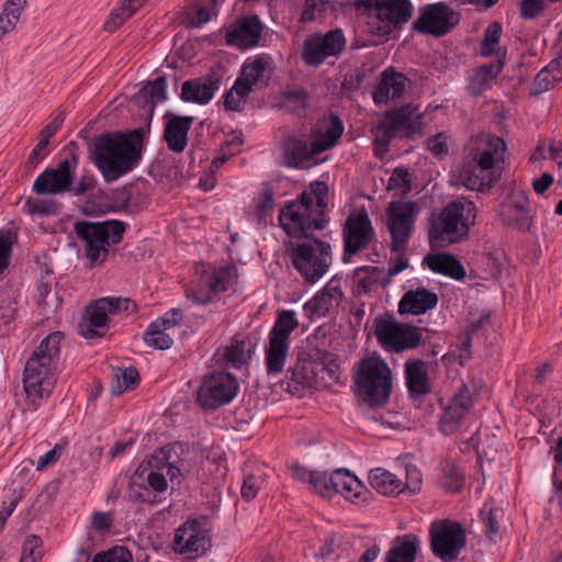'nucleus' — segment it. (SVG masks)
<instances>
[{
  "label": "nucleus",
  "instance_id": "20",
  "mask_svg": "<svg viewBox=\"0 0 562 562\" xmlns=\"http://www.w3.org/2000/svg\"><path fill=\"white\" fill-rule=\"evenodd\" d=\"M346 46V37H306L302 59L307 66H318L327 57L337 56Z\"/></svg>",
  "mask_w": 562,
  "mask_h": 562
},
{
  "label": "nucleus",
  "instance_id": "4",
  "mask_svg": "<svg viewBox=\"0 0 562 562\" xmlns=\"http://www.w3.org/2000/svg\"><path fill=\"white\" fill-rule=\"evenodd\" d=\"M61 331L46 336L26 361L23 374L24 391L29 398L48 396L54 387L55 367L60 355Z\"/></svg>",
  "mask_w": 562,
  "mask_h": 562
},
{
  "label": "nucleus",
  "instance_id": "53",
  "mask_svg": "<svg viewBox=\"0 0 562 562\" xmlns=\"http://www.w3.org/2000/svg\"><path fill=\"white\" fill-rule=\"evenodd\" d=\"M268 61L262 56H257L255 59H247L241 67L240 74L251 81L254 85L258 83L265 76Z\"/></svg>",
  "mask_w": 562,
  "mask_h": 562
},
{
  "label": "nucleus",
  "instance_id": "47",
  "mask_svg": "<svg viewBox=\"0 0 562 562\" xmlns=\"http://www.w3.org/2000/svg\"><path fill=\"white\" fill-rule=\"evenodd\" d=\"M143 340L148 347L159 350L170 349L173 344V339L167 334V330L153 322L143 334Z\"/></svg>",
  "mask_w": 562,
  "mask_h": 562
},
{
  "label": "nucleus",
  "instance_id": "49",
  "mask_svg": "<svg viewBox=\"0 0 562 562\" xmlns=\"http://www.w3.org/2000/svg\"><path fill=\"white\" fill-rule=\"evenodd\" d=\"M482 387L481 378H472L463 383L462 389L459 390V409L468 412L477 401Z\"/></svg>",
  "mask_w": 562,
  "mask_h": 562
},
{
  "label": "nucleus",
  "instance_id": "45",
  "mask_svg": "<svg viewBox=\"0 0 562 562\" xmlns=\"http://www.w3.org/2000/svg\"><path fill=\"white\" fill-rule=\"evenodd\" d=\"M263 24L257 15H244L237 19L224 35H261Z\"/></svg>",
  "mask_w": 562,
  "mask_h": 562
},
{
  "label": "nucleus",
  "instance_id": "23",
  "mask_svg": "<svg viewBox=\"0 0 562 562\" xmlns=\"http://www.w3.org/2000/svg\"><path fill=\"white\" fill-rule=\"evenodd\" d=\"M438 296L430 290L422 286L407 291L398 303L400 314L422 315L436 307Z\"/></svg>",
  "mask_w": 562,
  "mask_h": 562
},
{
  "label": "nucleus",
  "instance_id": "29",
  "mask_svg": "<svg viewBox=\"0 0 562 562\" xmlns=\"http://www.w3.org/2000/svg\"><path fill=\"white\" fill-rule=\"evenodd\" d=\"M284 157L288 166L292 168H302L303 164L312 159L319 153H314L313 143L311 147L305 139L299 137H288L283 145Z\"/></svg>",
  "mask_w": 562,
  "mask_h": 562
},
{
  "label": "nucleus",
  "instance_id": "51",
  "mask_svg": "<svg viewBox=\"0 0 562 562\" xmlns=\"http://www.w3.org/2000/svg\"><path fill=\"white\" fill-rule=\"evenodd\" d=\"M310 94L304 88L286 90L281 95L282 105L293 113L307 109Z\"/></svg>",
  "mask_w": 562,
  "mask_h": 562
},
{
  "label": "nucleus",
  "instance_id": "13",
  "mask_svg": "<svg viewBox=\"0 0 562 562\" xmlns=\"http://www.w3.org/2000/svg\"><path fill=\"white\" fill-rule=\"evenodd\" d=\"M375 336L382 346L397 352L415 348L422 340L418 327L393 321L379 322L375 327Z\"/></svg>",
  "mask_w": 562,
  "mask_h": 562
},
{
  "label": "nucleus",
  "instance_id": "46",
  "mask_svg": "<svg viewBox=\"0 0 562 562\" xmlns=\"http://www.w3.org/2000/svg\"><path fill=\"white\" fill-rule=\"evenodd\" d=\"M24 209L30 215H57L61 211V204L54 199L27 198Z\"/></svg>",
  "mask_w": 562,
  "mask_h": 562
},
{
  "label": "nucleus",
  "instance_id": "17",
  "mask_svg": "<svg viewBox=\"0 0 562 562\" xmlns=\"http://www.w3.org/2000/svg\"><path fill=\"white\" fill-rule=\"evenodd\" d=\"M465 323L467 325L463 333L459 335V366H463L471 359L472 340L485 337L487 327L491 323V311L479 308L472 310L470 306Z\"/></svg>",
  "mask_w": 562,
  "mask_h": 562
},
{
  "label": "nucleus",
  "instance_id": "18",
  "mask_svg": "<svg viewBox=\"0 0 562 562\" xmlns=\"http://www.w3.org/2000/svg\"><path fill=\"white\" fill-rule=\"evenodd\" d=\"M457 233V200H452L438 217L429 222V244L432 249L457 241L451 235Z\"/></svg>",
  "mask_w": 562,
  "mask_h": 562
},
{
  "label": "nucleus",
  "instance_id": "25",
  "mask_svg": "<svg viewBox=\"0 0 562 562\" xmlns=\"http://www.w3.org/2000/svg\"><path fill=\"white\" fill-rule=\"evenodd\" d=\"M405 379L411 397L418 398L430 392L426 363L423 360H408L405 363Z\"/></svg>",
  "mask_w": 562,
  "mask_h": 562
},
{
  "label": "nucleus",
  "instance_id": "10",
  "mask_svg": "<svg viewBox=\"0 0 562 562\" xmlns=\"http://www.w3.org/2000/svg\"><path fill=\"white\" fill-rule=\"evenodd\" d=\"M78 156L71 151L55 168H46L35 179L33 191L40 195L60 194L71 190L76 179Z\"/></svg>",
  "mask_w": 562,
  "mask_h": 562
},
{
  "label": "nucleus",
  "instance_id": "12",
  "mask_svg": "<svg viewBox=\"0 0 562 562\" xmlns=\"http://www.w3.org/2000/svg\"><path fill=\"white\" fill-rule=\"evenodd\" d=\"M210 548L211 537L205 517L189 519L177 529L173 538L176 552L202 555Z\"/></svg>",
  "mask_w": 562,
  "mask_h": 562
},
{
  "label": "nucleus",
  "instance_id": "60",
  "mask_svg": "<svg viewBox=\"0 0 562 562\" xmlns=\"http://www.w3.org/2000/svg\"><path fill=\"white\" fill-rule=\"evenodd\" d=\"M92 562H133V555L127 548L115 546L108 551L97 553Z\"/></svg>",
  "mask_w": 562,
  "mask_h": 562
},
{
  "label": "nucleus",
  "instance_id": "62",
  "mask_svg": "<svg viewBox=\"0 0 562 562\" xmlns=\"http://www.w3.org/2000/svg\"><path fill=\"white\" fill-rule=\"evenodd\" d=\"M100 304L104 305L108 315H114L120 313L121 311L127 312L131 306L135 308V303L132 300L115 296L101 297Z\"/></svg>",
  "mask_w": 562,
  "mask_h": 562
},
{
  "label": "nucleus",
  "instance_id": "61",
  "mask_svg": "<svg viewBox=\"0 0 562 562\" xmlns=\"http://www.w3.org/2000/svg\"><path fill=\"white\" fill-rule=\"evenodd\" d=\"M426 148L437 158L442 159L449 153L448 136L441 132L427 138Z\"/></svg>",
  "mask_w": 562,
  "mask_h": 562
},
{
  "label": "nucleus",
  "instance_id": "35",
  "mask_svg": "<svg viewBox=\"0 0 562 562\" xmlns=\"http://www.w3.org/2000/svg\"><path fill=\"white\" fill-rule=\"evenodd\" d=\"M63 123L64 116L63 114H59L41 131L38 143L32 149L27 158V168H34L38 160L43 159L46 156L44 151L49 144V139L58 132Z\"/></svg>",
  "mask_w": 562,
  "mask_h": 562
},
{
  "label": "nucleus",
  "instance_id": "40",
  "mask_svg": "<svg viewBox=\"0 0 562 562\" xmlns=\"http://www.w3.org/2000/svg\"><path fill=\"white\" fill-rule=\"evenodd\" d=\"M561 79L562 75L552 61L536 75L529 94L532 97L540 95L551 90Z\"/></svg>",
  "mask_w": 562,
  "mask_h": 562
},
{
  "label": "nucleus",
  "instance_id": "37",
  "mask_svg": "<svg viewBox=\"0 0 562 562\" xmlns=\"http://www.w3.org/2000/svg\"><path fill=\"white\" fill-rule=\"evenodd\" d=\"M299 327L294 311L283 310L278 313L276 322L269 333V338L290 344V335Z\"/></svg>",
  "mask_w": 562,
  "mask_h": 562
},
{
  "label": "nucleus",
  "instance_id": "54",
  "mask_svg": "<svg viewBox=\"0 0 562 562\" xmlns=\"http://www.w3.org/2000/svg\"><path fill=\"white\" fill-rule=\"evenodd\" d=\"M211 15L212 12L207 8L195 5L187 10L180 23L187 29L201 27L211 20Z\"/></svg>",
  "mask_w": 562,
  "mask_h": 562
},
{
  "label": "nucleus",
  "instance_id": "26",
  "mask_svg": "<svg viewBox=\"0 0 562 562\" xmlns=\"http://www.w3.org/2000/svg\"><path fill=\"white\" fill-rule=\"evenodd\" d=\"M376 128L382 132L386 142L401 130H406L408 134H413L418 130L406 108H400L385 113L383 121Z\"/></svg>",
  "mask_w": 562,
  "mask_h": 562
},
{
  "label": "nucleus",
  "instance_id": "27",
  "mask_svg": "<svg viewBox=\"0 0 562 562\" xmlns=\"http://www.w3.org/2000/svg\"><path fill=\"white\" fill-rule=\"evenodd\" d=\"M419 539L414 533L397 536L389 551L386 552V562H415Z\"/></svg>",
  "mask_w": 562,
  "mask_h": 562
},
{
  "label": "nucleus",
  "instance_id": "31",
  "mask_svg": "<svg viewBox=\"0 0 562 562\" xmlns=\"http://www.w3.org/2000/svg\"><path fill=\"white\" fill-rule=\"evenodd\" d=\"M369 483L382 495L396 496L403 492V482L395 474L382 468L370 471Z\"/></svg>",
  "mask_w": 562,
  "mask_h": 562
},
{
  "label": "nucleus",
  "instance_id": "56",
  "mask_svg": "<svg viewBox=\"0 0 562 562\" xmlns=\"http://www.w3.org/2000/svg\"><path fill=\"white\" fill-rule=\"evenodd\" d=\"M248 342L245 339H234L226 348L224 353L225 360L235 368H240L247 362L250 356H246V347Z\"/></svg>",
  "mask_w": 562,
  "mask_h": 562
},
{
  "label": "nucleus",
  "instance_id": "64",
  "mask_svg": "<svg viewBox=\"0 0 562 562\" xmlns=\"http://www.w3.org/2000/svg\"><path fill=\"white\" fill-rule=\"evenodd\" d=\"M389 189L401 188L403 192L407 193L411 191V178L407 169L397 167L394 169L392 176L389 179Z\"/></svg>",
  "mask_w": 562,
  "mask_h": 562
},
{
  "label": "nucleus",
  "instance_id": "36",
  "mask_svg": "<svg viewBox=\"0 0 562 562\" xmlns=\"http://www.w3.org/2000/svg\"><path fill=\"white\" fill-rule=\"evenodd\" d=\"M344 123L341 119L334 113L329 115V124L324 133H321L313 140L314 153H323L333 146L340 139L344 134Z\"/></svg>",
  "mask_w": 562,
  "mask_h": 562
},
{
  "label": "nucleus",
  "instance_id": "30",
  "mask_svg": "<svg viewBox=\"0 0 562 562\" xmlns=\"http://www.w3.org/2000/svg\"><path fill=\"white\" fill-rule=\"evenodd\" d=\"M383 271L378 267L364 266L355 270L357 280L356 291L358 295L368 294L375 291L379 286L385 288L390 279L382 277Z\"/></svg>",
  "mask_w": 562,
  "mask_h": 562
},
{
  "label": "nucleus",
  "instance_id": "8",
  "mask_svg": "<svg viewBox=\"0 0 562 562\" xmlns=\"http://www.w3.org/2000/svg\"><path fill=\"white\" fill-rule=\"evenodd\" d=\"M239 391L237 378L225 371L212 372L204 376L196 401L205 411H214L229 404Z\"/></svg>",
  "mask_w": 562,
  "mask_h": 562
},
{
  "label": "nucleus",
  "instance_id": "32",
  "mask_svg": "<svg viewBox=\"0 0 562 562\" xmlns=\"http://www.w3.org/2000/svg\"><path fill=\"white\" fill-rule=\"evenodd\" d=\"M265 464L246 462L244 467V481L240 490L241 497L249 502L254 499L265 481Z\"/></svg>",
  "mask_w": 562,
  "mask_h": 562
},
{
  "label": "nucleus",
  "instance_id": "22",
  "mask_svg": "<svg viewBox=\"0 0 562 562\" xmlns=\"http://www.w3.org/2000/svg\"><path fill=\"white\" fill-rule=\"evenodd\" d=\"M220 85V79L212 76L190 79L182 83L180 98L184 102L206 104L213 99Z\"/></svg>",
  "mask_w": 562,
  "mask_h": 562
},
{
  "label": "nucleus",
  "instance_id": "24",
  "mask_svg": "<svg viewBox=\"0 0 562 562\" xmlns=\"http://www.w3.org/2000/svg\"><path fill=\"white\" fill-rule=\"evenodd\" d=\"M109 315L100 299L93 301L86 307V316L79 324L80 334L86 339L102 337L108 327Z\"/></svg>",
  "mask_w": 562,
  "mask_h": 562
},
{
  "label": "nucleus",
  "instance_id": "16",
  "mask_svg": "<svg viewBox=\"0 0 562 562\" xmlns=\"http://www.w3.org/2000/svg\"><path fill=\"white\" fill-rule=\"evenodd\" d=\"M432 553L443 562L457 559V521L440 519L431 522L429 528Z\"/></svg>",
  "mask_w": 562,
  "mask_h": 562
},
{
  "label": "nucleus",
  "instance_id": "33",
  "mask_svg": "<svg viewBox=\"0 0 562 562\" xmlns=\"http://www.w3.org/2000/svg\"><path fill=\"white\" fill-rule=\"evenodd\" d=\"M167 81L166 77L158 76L153 81L147 82L137 93L136 99L138 102H144L149 105L148 122L150 124L151 116L156 103L164 102L167 99L166 94Z\"/></svg>",
  "mask_w": 562,
  "mask_h": 562
},
{
  "label": "nucleus",
  "instance_id": "28",
  "mask_svg": "<svg viewBox=\"0 0 562 562\" xmlns=\"http://www.w3.org/2000/svg\"><path fill=\"white\" fill-rule=\"evenodd\" d=\"M331 486H335L336 494L342 495L345 498L352 502H358L363 490L362 483L356 475L350 473L346 469H338L331 472V479H329Z\"/></svg>",
  "mask_w": 562,
  "mask_h": 562
},
{
  "label": "nucleus",
  "instance_id": "48",
  "mask_svg": "<svg viewBox=\"0 0 562 562\" xmlns=\"http://www.w3.org/2000/svg\"><path fill=\"white\" fill-rule=\"evenodd\" d=\"M335 305L336 303L329 300L323 291H318L304 304L303 308L305 315L311 319H314L325 317Z\"/></svg>",
  "mask_w": 562,
  "mask_h": 562
},
{
  "label": "nucleus",
  "instance_id": "55",
  "mask_svg": "<svg viewBox=\"0 0 562 562\" xmlns=\"http://www.w3.org/2000/svg\"><path fill=\"white\" fill-rule=\"evenodd\" d=\"M126 497L128 501L138 504H156L157 496L144 483L131 481L127 488Z\"/></svg>",
  "mask_w": 562,
  "mask_h": 562
},
{
  "label": "nucleus",
  "instance_id": "15",
  "mask_svg": "<svg viewBox=\"0 0 562 562\" xmlns=\"http://www.w3.org/2000/svg\"><path fill=\"white\" fill-rule=\"evenodd\" d=\"M453 11L443 2L424 5L413 22V31L428 35H446L453 26Z\"/></svg>",
  "mask_w": 562,
  "mask_h": 562
},
{
  "label": "nucleus",
  "instance_id": "58",
  "mask_svg": "<svg viewBox=\"0 0 562 562\" xmlns=\"http://www.w3.org/2000/svg\"><path fill=\"white\" fill-rule=\"evenodd\" d=\"M457 402V394H453L450 404L445 408L441 414L438 427L441 434L449 436L457 431V408L453 404Z\"/></svg>",
  "mask_w": 562,
  "mask_h": 562
},
{
  "label": "nucleus",
  "instance_id": "7",
  "mask_svg": "<svg viewBox=\"0 0 562 562\" xmlns=\"http://www.w3.org/2000/svg\"><path fill=\"white\" fill-rule=\"evenodd\" d=\"M420 209L415 201H391L385 209V224L391 235L392 252H404L413 235Z\"/></svg>",
  "mask_w": 562,
  "mask_h": 562
},
{
  "label": "nucleus",
  "instance_id": "59",
  "mask_svg": "<svg viewBox=\"0 0 562 562\" xmlns=\"http://www.w3.org/2000/svg\"><path fill=\"white\" fill-rule=\"evenodd\" d=\"M42 539L36 535L26 538L22 547L20 562H37L43 557Z\"/></svg>",
  "mask_w": 562,
  "mask_h": 562
},
{
  "label": "nucleus",
  "instance_id": "41",
  "mask_svg": "<svg viewBox=\"0 0 562 562\" xmlns=\"http://www.w3.org/2000/svg\"><path fill=\"white\" fill-rule=\"evenodd\" d=\"M26 0H7L0 13V35L11 33L20 20Z\"/></svg>",
  "mask_w": 562,
  "mask_h": 562
},
{
  "label": "nucleus",
  "instance_id": "14",
  "mask_svg": "<svg viewBox=\"0 0 562 562\" xmlns=\"http://www.w3.org/2000/svg\"><path fill=\"white\" fill-rule=\"evenodd\" d=\"M499 217L507 227L514 231L530 232L533 217L527 191L513 190L508 199L501 205Z\"/></svg>",
  "mask_w": 562,
  "mask_h": 562
},
{
  "label": "nucleus",
  "instance_id": "1",
  "mask_svg": "<svg viewBox=\"0 0 562 562\" xmlns=\"http://www.w3.org/2000/svg\"><path fill=\"white\" fill-rule=\"evenodd\" d=\"M327 194V183L314 181L295 200L286 202L279 213L281 227L292 238L301 239L286 244V252L293 268L308 284L323 278L333 262L330 244L312 234L324 229L327 224L324 214Z\"/></svg>",
  "mask_w": 562,
  "mask_h": 562
},
{
  "label": "nucleus",
  "instance_id": "34",
  "mask_svg": "<svg viewBox=\"0 0 562 562\" xmlns=\"http://www.w3.org/2000/svg\"><path fill=\"white\" fill-rule=\"evenodd\" d=\"M290 350V344H284L269 338L266 347V368L268 375H279L283 372L286 358Z\"/></svg>",
  "mask_w": 562,
  "mask_h": 562
},
{
  "label": "nucleus",
  "instance_id": "39",
  "mask_svg": "<svg viewBox=\"0 0 562 562\" xmlns=\"http://www.w3.org/2000/svg\"><path fill=\"white\" fill-rule=\"evenodd\" d=\"M423 266L436 273L457 279V257L452 254H427L423 259Z\"/></svg>",
  "mask_w": 562,
  "mask_h": 562
},
{
  "label": "nucleus",
  "instance_id": "2",
  "mask_svg": "<svg viewBox=\"0 0 562 562\" xmlns=\"http://www.w3.org/2000/svg\"><path fill=\"white\" fill-rule=\"evenodd\" d=\"M150 125L134 130L104 132L89 147V158L105 182H114L132 172L143 158L145 137Z\"/></svg>",
  "mask_w": 562,
  "mask_h": 562
},
{
  "label": "nucleus",
  "instance_id": "42",
  "mask_svg": "<svg viewBox=\"0 0 562 562\" xmlns=\"http://www.w3.org/2000/svg\"><path fill=\"white\" fill-rule=\"evenodd\" d=\"M140 5L139 0H122L103 24V30L108 33H114L119 27L136 11Z\"/></svg>",
  "mask_w": 562,
  "mask_h": 562
},
{
  "label": "nucleus",
  "instance_id": "11",
  "mask_svg": "<svg viewBox=\"0 0 562 562\" xmlns=\"http://www.w3.org/2000/svg\"><path fill=\"white\" fill-rule=\"evenodd\" d=\"M374 236L375 232L366 210L349 214L342 228V261L350 262L356 254L369 247Z\"/></svg>",
  "mask_w": 562,
  "mask_h": 562
},
{
  "label": "nucleus",
  "instance_id": "57",
  "mask_svg": "<svg viewBox=\"0 0 562 562\" xmlns=\"http://www.w3.org/2000/svg\"><path fill=\"white\" fill-rule=\"evenodd\" d=\"M154 460L156 461V468H158V470H167L166 475L169 476L171 483L180 484L183 475L180 468L175 465V462L171 461V456L169 452L160 450L154 456Z\"/></svg>",
  "mask_w": 562,
  "mask_h": 562
},
{
  "label": "nucleus",
  "instance_id": "21",
  "mask_svg": "<svg viewBox=\"0 0 562 562\" xmlns=\"http://www.w3.org/2000/svg\"><path fill=\"white\" fill-rule=\"evenodd\" d=\"M503 70L504 68H502V63L499 61L497 64L484 63L473 68L467 77L465 93L474 98L483 95L493 88Z\"/></svg>",
  "mask_w": 562,
  "mask_h": 562
},
{
  "label": "nucleus",
  "instance_id": "9",
  "mask_svg": "<svg viewBox=\"0 0 562 562\" xmlns=\"http://www.w3.org/2000/svg\"><path fill=\"white\" fill-rule=\"evenodd\" d=\"M353 5L357 11L374 14L385 30L383 35L401 30L413 14L409 0H355Z\"/></svg>",
  "mask_w": 562,
  "mask_h": 562
},
{
  "label": "nucleus",
  "instance_id": "3",
  "mask_svg": "<svg viewBox=\"0 0 562 562\" xmlns=\"http://www.w3.org/2000/svg\"><path fill=\"white\" fill-rule=\"evenodd\" d=\"M467 149L475 165L459 171V181L469 190L490 191L502 179L506 143L496 135L484 134L472 138Z\"/></svg>",
  "mask_w": 562,
  "mask_h": 562
},
{
  "label": "nucleus",
  "instance_id": "50",
  "mask_svg": "<svg viewBox=\"0 0 562 562\" xmlns=\"http://www.w3.org/2000/svg\"><path fill=\"white\" fill-rule=\"evenodd\" d=\"M501 37H483L480 47V54L483 57H494L493 60L487 64L502 63V68H505L507 63V48L501 45Z\"/></svg>",
  "mask_w": 562,
  "mask_h": 562
},
{
  "label": "nucleus",
  "instance_id": "44",
  "mask_svg": "<svg viewBox=\"0 0 562 562\" xmlns=\"http://www.w3.org/2000/svg\"><path fill=\"white\" fill-rule=\"evenodd\" d=\"M235 267L227 265L215 269L207 281L211 294L226 292L234 282Z\"/></svg>",
  "mask_w": 562,
  "mask_h": 562
},
{
  "label": "nucleus",
  "instance_id": "19",
  "mask_svg": "<svg viewBox=\"0 0 562 562\" xmlns=\"http://www.w3.org/2000/svg\"><path fill=\"white\" fill-rule=\"evenodd\" d=\"M193 121L194 117L190 115H177L170 112L165 114L162 139L170 151L181 154L186 150Z\"/></svg>",
  "mask_w": 562,
  "mask_h": 562
},
{
  "label": "nucleus",
  "instance_id": "63",
  "mask_svg": "<svg viewBox=\"0 0 562 562\" xmlns=\"http://www.w3.org/2000/svg\"><path fill=\"white\" fill-rule=\"evenodd\" d=\"M373 101L375 104H385L392 99L391 87L389 85L387 69L381 74V78L373 91Z\"/></svg>",
  "mask_w": 562,
  "mask_h": 562
},
{
  "label": "nucleus",
  "instance_id": "6",
  "mask_svg": "<svg viewBox=\"0 0 562 562\" xmlns=\"http://www.w3.org/2000/svg\"><path fill=\"white\" fill-rule=\"evenodd\" d=\"M392 380V371L380 356L362 359L355 376L359 395L371 407L384 405L389 401Z\"/></svg>",
  "mask_w": 562,
  "mask_h": 562
},
{
  "label": "nucleus",
  "instance_id": "43",
  "mask_svg": "<svg viewBox=\"0 0 562 562\" xmlns=\"http://www.w3.org/2000/svg\"><path fill=\"white\" fill-rule=\"evenodd\" d=\"M477 209L473 201L459 196V241L468 238L470 227L476 223Z\"/></svg>",
  "mask_w": 562,
  "mask_h": 562
},
{
  "label": "nucleus",
  "instance_id": "52",
  "mask_svg": "<svg viewBox=\"0 0 562 562\" xmlns=\"http://www.w3.org/2000/svg\"><path fill=\"white\" fill-rule=\"evenodd\" d=\"M16 234L12 229H0V276L8 269Z\"/></svg>",
  "mask_w": 562,
  "mask_h": 562
},
{
  "label": "nucleus",
  "instance_id": "38",
  "mask_svg": "<svg viewBox=\"0 0 562 562\" xmlns=\"http://www.w3.org/2000/svg\"><path fill=\"white\" fill-rule=\"evenodd\" d=\"M139 383L137 369L130 366L125 369H113L111 373L110 392L112 395H121L130 389H135Z\"/></svg>",
  "mask_w": 562,
  "mask_h": 562
},
{
  "label": "nucleus",
  "instance_id": "5",
  "mask_svg": "<svg viewBox=\"0 0 562 562\" xmlns=\"http://www.w3.org/2000/svg\"><path fill=\"white\" fill-rule=\"evenodd\" d=\"M127 226L119 220L79 221L75 224V233L85 243V256L91 268L102 266L106 261L111 246L122 241Z\"/></svg>",
  "mask_w": 562,
  "mask_h": 562
}]
</instances>
